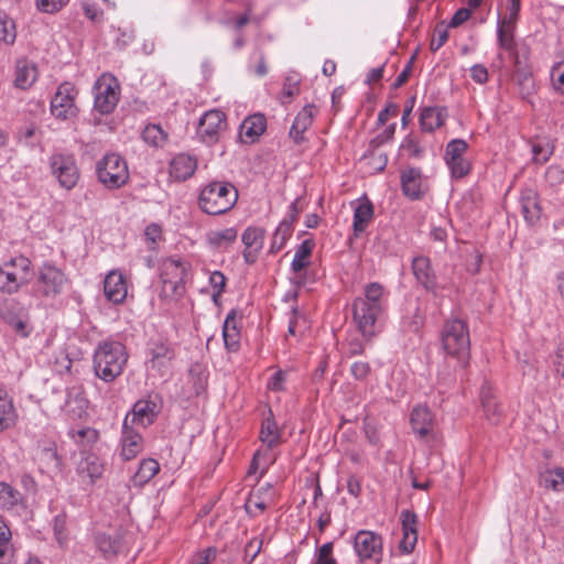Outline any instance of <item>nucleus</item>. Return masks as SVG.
<instances>
[{
  "label": "nucleus",
  "instance_id": "obj_40",
  "mask_svg": "<svg viewBox=\"0 0 564 564\" xmlns=\"http://www.w3.org/2000/svg\"><path fill=\"white\" fill-rule=\"evenodd\" d=\"M314 246L315 243L313 240L306 239L296 248L291 263V269L294 273L299 274L304 268H306L308 263L307 258L311 256Z\"/></svg>",
  "mask_w": 564,
  "mask_h": 564
},
{
  "label": "nucleus",
  "instance_id": "obj_24",
  "mask_svg": "<svg viewBox=\"0 0 564 564\" xmlns=\"http://www.w3.org/2000/svg\"><path fill=\"white\" fill-rule=\"evenodd\" d=\"M150 367L162 371L170 366L175 357V351L172 345L164 341H155L150 348Z\"/></svg>",
  "mask_w": 564,
  "mask_h": 564
},
{
  "label": "nucleus",
  "instance_id": "obj_14",
  "mask_svg": "<svg viewBox=\"0 0 564 564\" xmlns=\"http://www.w3.org/2000/svg\"><path fill=\"white\" fill-rule=\"evenodd\" d=\"M354 549L361 562L372 560L379 563L382 555V539L372 531L360 530L355 535Z\"/></svg>",
  "mask_w": 564,
  "mask_h": 564
},
{
  "label": "nucleus",
  "instance_id": "obj_55",
  "mask_svg": "<svg viewBox=\"0 0 564 564\" xmlns=\"http://www.w3.org/2000/svg\"><path fill=\"white\" fill-rule=\"evenodd\" d=\"M226 276L220 271H214L209 276V283L214 290L213 300L217 302L218 296L226 286Z\"/></svg>",
  "mask_w": 564,
  "mask_h": 564
},
{
  "label": "nucleus",
  "instance_id": "obj_44",
  "mask_svg": "<svg viewBox=\"0 0 564 564\" xmlns=\"http://www.w3.org/2000/svg\"><path fill=\"white\" fill-rule=\"evenodd\" d=\"M17 39L14 21L3 11H0V43L11 45Z\"/></svg>",
  "mask_w": 564,
  "mask_h": 564
},
{
  "label": "nucleus",
  "instance_id": "obj_20",
  "mask_svg": "<svg viewBox=\"0 0 564 564\" xmlns=\"http://www.w3.org/2000/svg\"><path fill=\"white\" fill-rule=\"evenodd\" d=\"M318 110L314 105H306L299 111L296 115L292 127L290 129V137L296 143H301L304 141V133L312 126L315 116Z\"/></svg>",
  "mask_w": 564,
  "mask_h": 564
},
{
  "label": "nucleus",
  "instance_id": "obj_38",
  "mask_svg": "<svg viewBox=\"0 0 564 564\" xmlns=\"http://www.w3.org/2000/svg\"><path fill=\"white\" fill-rule=\"evenodd\" d=\"M540 485L553 491L564 490V468L555 467L541 473Z\"/></svg>",
  "mask_w": 564,
  "mask_h": 564
},
{
  "label": "nucleus",
  "instance_id": "obj_43",
  "mask_svg": "<svg viewBox=\"0 0 564 564\" xmlns=\"http://www.w3.org/2000/svg\"><path fill=\"white\" fill-rule=\"evenodd\" d=\"M270 484H267L265 487L259 488L257 491H253L250 494L249 498L246 501L245 508L247 513H249L252 517L258 516L259 513L263 512L267 508L265 500L261 497L262 491H270Z\"/></svg>",
  "mask_w": 564,
  "mask_h": 564
},
{
  "label": "nucleus",
  "instance_id": "obj_26",
  "mask_svg": "<svg viewBox=\"0 0 564 564\" xmlns=\"http://www.w3.org/2000/svg\"><path fill=\"white\" fill-rule=\"evenodd\" d=\"M267 128L265 117L256 113L246 118L240 126V138L246 143L254 142Z\"/></svg>",
  "mask_w": 564,
  "mask_h": 564
},
{
  "label": "nucleus",
  "instance_id": "obj_56",
  "mask_svg": "<svg viewBox=\"0 0 564 564\" xmlns=\"http://www.w3.org/2000/svg\"><path fill=\"white\" fill-rule=\"evenodd\" d=\"M82 9L84 14L93 22H100L102 20V11L91 0H82Z\"/></svg>",
  "mask_w": 564,
  "mask_h": 564
},
{
  "label": "nucleus",
  "instance_id": "obj_5",
  "mask_svg": "<svg viewBox=\"0 0 564 564\" xmlns=\"http://www.w3.org/2000/svg\"><path fill=\"white\" fill-rule=\"evenodd\" d=\"M68 284L66 274L52 262H44L37 270L33 285L35 295L55 299Z\"/></svg>",
  "mask_w": 564,
  "mask_h": 564
},
{
  "label": "nucleus",
  "instance_id": "obj_30",
  "mask_svg": "<svg viewBox=\"0 0 564 564\" xmlns=\"http://www.w3.org/2000/svg\"><path fill=\"white\" fill-rule=\"evenodd\" d=\"M37 78L36 65L25 58L17 61L14 85L20 89L30 88Z\"/></svg>",
  "mask_w": 564,
  "mask_h": 564
},
{
  "label": "nucleus",
  "instance_id": "obj_21",
  "mask_svg": "<svg viewBox=\"0 0 564 564\" xmlns=\"http://www.w3.org/2000/svg\"><path fill=\"white\" fill-rule=\"evenodd\" d=\"M401 522L403 536L400 541V549L404 553H411L417 541L416 522L417 517L414 512L404 510L401 512Z\"/></svg>",
  "mask_w": 564,
  "mask_h": 564
},
{
  "label": "nucleus",
  "instance_id": "obj_45",
  "mask_svg": "<svg viewBox=\"0 0 564 564\" xmlns=\"http://www.w3.org/2000/svg\"><path fill=\"white\" fill-rule=\"evenodd\" d=\"M185 292L184 281L162 280L160 297L162 300H178Z\"/></svg>",
  "mask_w": 564,
  "mask_h": 564
},
{
  "label": "nucleus",
  "instance_id": "obj_27",
  "mask_svg": "<svg viewBox=\"0 0 564 564\" xmlns=\"http://www.w3.org/2000/svg\"><path fill=\"white\" fill-rule=\"evenodd\" d=\"M521 213L529 225H534L541 217L538 194L531 188L523 189L520 196Z\"/></svg>",
  "mask_w": 564,
  "mask_h": 564
},
{
  "label": "nucleus",
  "instance_id": "obj_36",
  "mask_svg": "<svg viewBox=\"0 0 564 564\" xmlns=\"http://www.w3.org/2000/svg\"><path fill=\"white\" fill-rule=\"evenodd\" d=\"M237 230L232 227L213 230L207 234V242L210 247L225 250L237 239Z\"/></svg>",
  "mask_w": 564,
  "mask_h": 564
},
{
  "label": "nucleus",
  "instance_id": "obj_41",
  "mask_svg": "<svg viewBox=\"0 0 564 564\" xmlns=\"http://www.w3.org/2000/svg\"><path fill=\"white\" fill-rule=\"evenodd\" d=\"M444 122L442 112L435 107H426L422 110L420 116V123L423 130L434 131L440 128Z\"/></svg>",
  "mask_w": 564,
  "mask_h": 564
},
{
  "label": "nucleus",
  "instance_id": "obj_60",
  "mask_svg": "<svg viewBox=\"0 0 564 564\" xmlns=\"http://www.w3.org/2000/svg\"><path fill=\"white\" fill-rule=\"evenodd\" d=\"M551 77L556 90L564 96V61L552 68Z\"/></svg>",
  "mask_w": 564,
  "mask_h": 564
},
{
  "label": "nucleus",
  "instance_id": "obj_31",
  "mask_svg": "<svg viewBox=\"0 0 564 564\" xmlns=\"http://www.w3.org/2000/svg\"><path fill=\"white\" fill-rule=\"evenodd\" d=\"M77 471L82 477H87L90 484H94L101 477L104 464L96 454L86 453L77 465Z\"/></svg>",
  "mask_w": 564,
  "mask_h": 564
},
{
  "label": "nucleus",
  "instance_id": "obj_3",
  "mask_svg": "<svg viewBox=\"0 0 564 564\" xmlns=\"http://www.w3.org/2000/svg\"><path fill=\"white\" fill-rule=\"evenodd\" d=\"M442 347L446 355L457 359L465 366L469 357L470 338L468 326L460 318L448 319L442 330Z\"/></svg>",
  "mask_w": 564,
  "mask_h": 564
},
{
  "label": "nucleus",
  "instance_id": "obj_13",
  "mask_svg": "<svg viewBox=\"0 0 564 564\" xmlns=\"http://www.w3.org/2000/svg\"><path fill=\"white\" fill-rule=\"evenodd\" d=\"M260 440L263 445L267 446V451L261 453L257 451L251 462L250 471H254L258 468L260 459L263 457L268 464H272L275 457L269 453V449L274 448L281 443V431L278 427L276 422L272 417L263 420L260 431Z\"/></svg>",
  "mask_w": 564,
  "mask_h": 564
},
{
  "label": "nucleus",
  "instance_id": "obj_59",
  "mask_svg": "<svg viewBox=\"0 0 564 564\" xmlns=\"http://www.w3.org/2000/svg\"><path fill=\"white\" fill-rule=\"evenodd\" d=\"M371 372V367L366 361H355L350 367V373L356 380H366Z\"/></svg>",
  "mask_w": 564,
  "mask_h": 564
},
{
  "label": "nucleus",
  "instance_id": "obj_16",
  "mask_svg": "<svg viewBox=\"0 0 564 564\" xmlns=\"http://www.w3.org/2000/svg\"><path fill=\"white\" fill-rule=\"evenodd\" d=\"M160 411L161 402L158 395L141 399L134 403L131 413L127 414L130 419L129 424L147 427L155 421Z\"/></svg>",
  "mask_w": 564,
  "mask_h": 564
},
{
  "label": "nucleus",
  "instance_id": "obj_6",
  "mask_svg": "<svg viewBox=\"0 0 564 564\" xmlns=\"http://www.w3.org/2000/svg\"><path fill=\"white\" fill-rule=\"evenodd\" d=\"M384 315L386 312L357 297L352 302L354 322L367 341H370L381 332Z\"/></svg>",
  "mask_w": 564,
  "mask_h": 564
},
{
  "label": "nucleus",
  "instance_id": "obj_28",
  "mask_svg": "<svg viewBox=\"0 0 564 564\" xmlns=\"http://www.w3.org/2000/svg\"><path fill=\"white\" fill-rule=\"evenodd\" d=\"M411 425L413 431L424 438L433 432L434 417L426 406H416L411 413Z\"/></svg>",
  "mask_w": 564,
  "mask_h": 564
},
{
  "label": "nucleus",
  "instance_id": "obj_37",
  "mask_svg": "<svg viewBox=\"0 0 564 564\" xmlns=\"http://www.w3.org/2000/svg\"><path fill=\"white\" fill-rule=\"evenodd\" d=\"M160 470V464L153 458L142 459L132 480L137 486H143L150 481Z\"/></svg>",
  "mask_w": 564,
  "mask_h": 564
},
{
  "label": "nucleus",
  "instance_id": "obj_64",
  "mask_svg": "<svg viewBox=\"0 0 564 564\" xmlns=\"http://www.w3.org/2000/svg\"><path fill=\"white\" fill-rule=\"evenodd\" d=\"M470 14H471V11L469 8L458 9L452 17L448 26L457 28V26L462 25L464 22H466L469 19Z\"/></svg>",
  "mask_w": 564,
  "mask_h": 564
},
{
  "label": "nucleus",
  "instance_id": "obj_62",
  "mask_svg": "<svg viewBox=\"0 0 564 564\" xmlns=\"http://www.w3.org/2000/svg\"><path fill=\"white\" fill-rule=\"evenodd\" d=\"M189 373L193 378L197 377L196 380L194 381V384L196 393L198 394L205 390L206 376L204 373V370L198 365H196L191 368Z\"/></svg>",
  "mask_w": 564,
  "mask_h": 564
},
{
  "label": "nucleus",
  "instance_id": "obj_9",
  "mask_svg": "<svg viewBox=\"0 0 564 564\" xmlns=\"http://www.w3.org/2000/svg\"><path fill=\"white\" fill-rule=\"evenodd\" d=\"M78 90L69 82L62 83L51 99V113L58 120H69L77 116L76 98Z\"/></svg>",
  "mask_w": 564,
  "mask_h": 564
},
{
  "label": "nucleus",
  "instance_id": "obj_49",
  "mask_svg": "<svg viewBox=\"0 0 564 564\" xmlns=\"http://www.w3.org/2000/svg\"><path fill=\"white\" fill-rule=\"evenodd\" d=\"M516 82L522 96L531 95L535 89V84L532 75L524 70H519L516 74Z\"/></svg>",
  "mask_w": 564,
  "mask_h": 564
},
{
  "label": "nucleus",
  "instance_id": "obj_42",
  "mask_svg": "<svg viewBox=\"0 0 564 564\" xmlns=\"http://www.w3.org/2000/svg\"><path fill=\"white\" fill-rule=\"evenodd\" d=\"M15 423V410L12 401L0 392V432H3Z\"/></svg>",
  "mask_w": 564,
  "mask_h": 564
},
{
  "label": "nucleus",
  "instance_id": "obj_25",
  "mask_svg": "<svg viewBox=\"0 0 564 564\" xmlns=\"http://www.w3.org/2000/svg\"><path fill=\"white\" fill-rule=\"evenodd\" d=\"M357 299L369 305H373L383 312H387L389 302V291L378 282H371L364 286L362 295Z\"/></svg>",
  "mask_w": 564,
  "mask_h": 564
},
{
  "label": "nucleus",
  "instance_id": "obj_11",
  "mask_svg": "<svg viewBox=\"0 0 564 564\" xmlns=\"http://www.w3.org/2000/svg\"><path fill=\"white\" fill-rule=\"evenodd\" d=\"M227 129L226 115L219 109L206 111L199 119L197 135L207 144L216 143Z\"/></svg>",
  "mask_w": 564,
  "mask_h": 564
},
{
  "label": "nucleus",
  "instance_id": "obj_50",
  "mask_svg": "<svg viewBox=\"0 0 564 564\" xmlns=\"http://www.w3.org/2000/svg\"><path fill=\"white\" fill-rule=\"evenodd\" d=\"M513 28L514 25H507L501 21L498 24V40L500 46L507 51L511 50L513 45Z\"/></svg>",
  "mask_w": 564,
  "mask_h": 564
},
{
  "label": "nucleus",
  "instance_id": "obj_54",
  "mask_svg": "<svg viewBox=\"0 0 564 564\" xmlns=\"http://www.w3.org/2000/svg\"><path fill=\"white\" fill-rule=\"evenodd\" d=\"M69 0H36V8L44 13H56L61 11Z\"/></svg>",
  "mask_w": 564,
  "mask_h": 564
},
{
  "label": "nucleus",
  "instance_id": "obj_33",
  "mask_svg": "<svg viewBox=\"0 0 564 564\" xmlns=\"http://www.w3.org/2000/svg\"><path fill=\"white\" fill-rule=\"evenodd\" d=\"M480 400L487 420L492 424H497L500 420L501 410L495 399L492 387L487 382L481 386Z\"/></svg>",
  "mask_w": 564,
  "mask_h": 564
},
{
  "label": "nucleus",
  "instance_id": "obj_18",
  "mask_svg": "<svg viewBox=\"0 0 564 564\" xmlns=\"http://www.w3.org/2000/svg\"><path fill=\"white\" fill-rule=\"evenodd\" d=\"M128 289L126 278L120 271H110L104 281V294L109 302L121 304L127 297Z\"/></svg>",
  "mask_w": 564,
  "mask_h": 564
},
{
  "label": "nucleus",
  "instance_id": "obj_4",
  "mask_svg": "<svg viewBox=\"0 0 564 564\" xmlns=\"http://www.w3.org/2000/svg\"><path fill=\"white\" fill-rule=\"evenodd\" d=\"M33 276L32 262L24 256H17L0 265V292L12 295L28 285Z\"/></svg>",
  "mask_w": 564,
  "mask_h": 564
},
{
  "label": "nucleus",
  "instance_id": "obj_51",
  "mask_svg": "<svg viewBox=\"0 0 564 564\" xmlns=\"http://www.w3.org/2000/svg\"><path fill=\"white\" fill-rule=\"evenodd\" d=\"M2 317L3 319L6 321V323L8 325H10L12 327V329L20 336L22 337H28L29 336V329H28V325H26V322L18 316H15L14 314H11V313H2Z\"/></svg>",
  "mask_w": 564,
  "mask_h": 564
},
{
  "label": "nucleus",
  "instance_id": "obj_8",
  "mask_svg": "<svg viewBox=\"0 0 564 564\" xmlns=\"http://www.w3.org/2000/svg\"><path fill=\"white\" fill-rule=\"evenodd\" d=\"M120 97V85L110 74H102L94 85V108L101 115L111 113Z\"/></svg>",
  "mask_w": 564,
  "mask_h": 564
},
{
  "label": "nucleus",
  "instance_id": "obj_57",
  "mask_svg": "<svg viewBox=\"0 0 564 564\" xmlns=\"http://www.w3.org/2000/svg\"><path fill=\"white\" fill-rule=\"evenodd\" d=\"M448 40V31L446 28L436 26L434 30V35L430 43V50L432 52L438 51Z\"/></svg>",
  "mask_w": 564,
  "mask_h": 564
},
{
  "label": "nucleus",
  "instance_id": "obj_29",
  "mask_svg": "<svg viewBox=\"0 0 564 564\" xmlns=\"http://www.w3.org/2000/svg\"><path fill=\"white\" fill-rule=\"evenodd\" d=\"M423 177L419 169L410 167L401 174L402 191L411 199H419L422 195Z\"/></svg>",
  "mask_w": 564,
  "mask_h": 564
},
{
  "label": "nucleus",
  "instance_id": "obj_46",
  "mask_svg": "<svg viewBox=\"0 0 564 564\" xmlns=\"http://www.w3.org/2000/svg\"><path fill=\"white\" fill-rule=\"evenodd\" d=\"M291 223L286 219L282 220L273 234L270 252L275 253L281 250L288 238L291 236Z\"/></svg>",
  "mask_w": 564,
  "mask_h": 564
},
{
  "label": "nucleus",
  "instance_id": "obj_52",
  "mask_svg": "<svg viewBox=\"0 0 564 564\" xmlns=\"http://www.w3.org/2000/svg\"><path fill=\"white\" fill-rule=\"evenodd\" d=\"M333 542H327L316 550L315 564H337L333 556Z\"/></svg>",
  "mask_w": 564,
  "mask_h": 564
},
{
  "label": "nucleus",
  "instance_id": "obj_17",
  "mask_svg": "<svg viewBox=\"0 0 564 564\" xmlns=\"http://www.w3.org/2000/svg\"><path fill=\"white\" fill-rule=\"evenodd\" d=\"M129 416H126L122 424L120 457L123 460H131L143 449V438L132 425L129 424Z\"/></svg>",
  "mask_w": 564,
  "mask_h": 564
},
{
  "label": "nucleus",
  "instance_id": "obj_32",
  "mask_svg": "<svg viewBox=\"0 0 564 564\" xmlns=\"http://www.w3.org/2000/svg\"><path fill=\"white\" fill-rule=\"evenodd\" d=\"M188 263L180 258H167L161 265V280L185 281Z\"/></svg>",
  "mask_w": 564,
  "mask_h": 564
},
{
  "label": "nucleus",
  "instance_id": "obj_63",
  "mask_svg": "<svg viewBox=\"0 0 564 564\" xmlns=\"http://www.w3.org/2000/svg\"><path fill=\"white\" fill-rule=\"evenodd\" d=\"M216 549L207 547L198 553H196L193 557L194 564H209L212 561L216 558Z\"/></svg>",
  "mask_w": 564,
  "mask_h": 564
},
{
  "label": "nucleus",
  "instance_id": "obj_7",
  "mask_svg": "<svg viewBox=\"0 0 564 564\" xmlns=\"http://www.w3.org/2000/svg\"><path fill=\"white\" fill-rule=\"evenodd\" d=\"M96 173L99 182L110 189L121 187L129 178L126 161L116 153H108L98 161Z\"/></svg>",
  "mask_w": 564,
  "mask_h": 564
},
{
  "label": "nucleus",
  "instance_id": "obj_58",
  "mask_svg": "<svg viewBox=\"0 0 564 564\" xmlns=\"http://www.w3.org/2000/svg\"><path fill=\"white\" fill-rule=\"evenodd\" d=\"M520 12V0H508L507 14L503 17L501 22L507 25H514Z\"/></svg>",
  "mask_w": 564,
  "mask_h": 564
},
{
  "label": "nucleus",
  "instance_id": "obj_12",
  "mask_svg": "<svg viewBox=\"0 0 564 564\" xmlns=\"http://www.w3.org/2000/svg\"><path fill=\"white\" fill-rule=\"evenodd\" d=\"M467 150L468 143L463 139H454L447 143L444 160L452 177L462 178L470 172V162L465 158Z\"/></svg>",
  "mask_w": 564,
  "mask_h": 564
},
{
  "label": "nucleus",
  "instance_id": "obj_35",
  "mask_svg": "<svg viewBox=\"0 0 564 564\" xmlns=\"http://www.w3.org/2000/svg\"><path fill=\"white\" fill-rule=\"evenodd\" d=\"M223 337L225 347L228 351L235 352L240 346V334L236 325L235 313L227 315L223 326Z\"/></svg>",
  "mask_w": 564,
  "mask_h": 564
},
{
  "label": "nucleus",
  "instance_id": "obj_47",
  "mask_svg": "<svg viewBox=\"0 0 564 564\" xmlns=\"http://www.w3.org/2000/svg\"><path fill=\"white\" fill-rule=\"evenodd\" d=\"M142 138L144 142L153 147H162L167 138V134L158 124H148L143 132Z\"/></svg>",
  "mask_w": 564,
  "mask_h": 564
},
{
  "label": "nucleus",
  "instance_id": "obj_1",
  "mask_svg": "<svg viewBox=\"0 0 564 564\" xmlns=\"http://www.w3.org/2000/svg\"><path fill=\"white\" fill-rule=\"evenodd\" d=\"M128 361V352L122 343L107 339L98 343L93 355V369L97 378L106 383L120 377Z\"/></svg>",
  "mask_w": 564,
  "mask_h": 564
},
{
  "label": "nucleus",
  "instance_id": "obj_15",
  "mask_svg": "<svg viewBox=\"0 0 564 564\" xmlns=\"http://www.w3.org/2000/svg\"><path fill=\"white\" fill-rule=\"evenodd\" d=\"M412 271L417 283H420L433 296H442L444 286L437 282L436 274L427 257L417 256L412 260Z\"/></svg>",
  "mask_w": 564,
  "mask_h": 564
},
{
  "label": "nucleus",
  "instance_id": "obj_23",
  "mask_svg": "<svg viewBox=\"0 0 564 564\" xmlns=\"http://www.w3.org/2000/svg\"><path fill=\"white\" fill-rule=\"evenodd\" d=\"M196 169L197 160L195 156L180 153L171 161L170 175L176 181H186L193 176Z\"/></svg>",
  "mask_w": 564,
  "mask_h": 564
},
{
  "label": "nucleus",
  "instance_id": "obj_61",
  "mask_svg": "<svg viewBox=\"0 0 564 564\" xmlns=\"http://www.w3.org/2000/svg\"><path fill=\"white\" fill-rule=\"evenodd\" d=\"M299 79L296 76H288L283 85V97L289 100L299 94Z\"/></svg>",
  "mask_w": 564,
  "mask_h": 564
},
{
  "label": "nucleus",
  "instance_id": "obj_2",
  "mask_svg": "<svg viewBox=\"0 0 564 564\" xmlns=\"http://www.w3.org/2000/svg\"><path fill=\"white\" fill-rule=\"evenodd\" d=\"M237 200L238 191L230 182L213 181L200 189L198 206L208 215H221L230 210Z\"/></svg>",
  "mask_w": 564,
  "mask_h": 564
},
{
  "label": "nucleus",
  "instance_id": "obj_22",
  "mask_svg": "<svg viewBox=\"0 0 564 564\" xmlns=\"http://www.w3.org/2000/svg\"><path fill=\"white\" fill-rule=\"evenodd\" d=\"M25 508L26 506L23 495L10 484L0 481V510L18 512Z\"/></svg>",
  "mask_w": 564,
  "mask_h": 564
},
{
  "label": "nucleus",
  "instance_id": "obj_34",
  "mask_svg": "<svg viewBox=\"0 0 564 564\" xmlns=\"http://www.w3.org/2000/svg\"><path fill=\"white\" fill-rule=\"evenodd\" d=\"M373 217V205L367 198L361 200L354 212L352 229L355 237L362 234Z\"/></svg>",
  "mask_w": 564,
  "mask_h": 564
},
{
  "label": "nucleus",
  "instance_id": "obj_48",
  "mask_svg": "<svg viewBox=\"0 0 564 564\" xmlns=\"http://www.w3.org/2000/svg\"><path fill=\"white\" fill-rule=\"evenodd\" d=\"M96 544L99 551L107 557L116 555L120 549L119 539L107 534H98L96 536Z\"/></svg>",
  "mask_w": 564,
  "mask_h": 564
},
{
  "label": "nucleus",
  "instance_id": "obj_10",
  "mask_svg": "<svg viewBox=\"0 0 564 564\" xmlns=\"http://www.w3.org/2000/svg\"><path fill=\"white\" fill-rule=\"evenodd\" d=\"M50 166L52 174L62 187L66 189L75 187L79 178V171L74 155L55 153L51 156Z\"/></svg>",
  "mask_w": 564,
  "mask_h": 564
},
{
  "label": "nucleus",
  "instance_id": "obj_39",
  "mask_svg": "<svg viewBox=\"0 0 564 564\" xmlns=\"http://www.w3.org/2000/svg\"><path fill=\"white\" fill-rule=\"evenodd\" d=\"M12 533L7 521L0 516V564H7L12 555Z\"/></svg>",
  "mask_w": 564,
  "mask_h": 564
},
{
  "label": "nucleus",
  "instance_id": "obj_19",
  "mask_svg": "<svg viewBox=\"0 0 564 564\" xmlns=\"http://www.w3.org/2000/svg\"><path fill=\"white\" fill-rule=\"evenodd\" d=\"M241 239L245 245L243 260L247 264H252L257 261L263 247L264 230L258 227H248L243 231Z\"/></svg>",
  "mask_w": 564,
  "mask_h": 564
},
{
  "label": "nucleus",
  "instance_id": "obj_53",
  "mask_svg": "<svg viewBox=\"0 0 564 564\" xmlns=\"http://www.w3.org/2000/svg\"><path fill=\"white\" fill-rule=\"evenodd\" d=\"M400 149L411 158H420L424 152L417 140L411 134L402 141Z\"/></svg>",
  "mask_w": 564,
  "mask_h": 564
}]
</instances>
